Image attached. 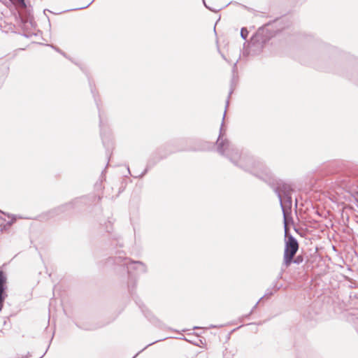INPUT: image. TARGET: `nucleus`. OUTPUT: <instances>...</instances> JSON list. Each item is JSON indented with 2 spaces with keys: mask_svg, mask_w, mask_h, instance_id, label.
<instances>
[{
  "mask_svg": "<svg viewBox=\"0 0 358 358\" xmlns=\"http://www.w3.org/2000/svg\"><path fill=\"white\" fill-rule=\"evenodd\" d=\"M6 297V288H0V310H1L3 308V302Z\"/></svg>",
  "mask_w": 358,
  "mask_h": 358,
  "instance_id": "obj_6",
  "label": "nucleus"
},
{
  "mask_svg": "<svg viewBox=\"0 0 358 358\" xmlns=\"http://www.w3.org/2000/svg\"><path fill=\"white\" fill-rule=\"evenodd\" d=\"M298 249L299 243L296 239L292 235L287 236L284 251V264L286 266H289L292 264V259Z\"/></svg>",
  "mask_w": 358,
  "mask_h": 358,
  "instance_id": "obj_4",
  "label": "nucleus"
},
{
  "mask_svg": "<svg viewBox=\"0 0 358 358\" xmlns=\"http://www.w3.org/2000/svg\"><path fill=\"white\" fill-rule=\"evenodd\" d=\"M303 262V257L302 256H297L294 260L292 259V262L296 264H301V262Z\"/></svg>",
  "mask_w": 358,
  "mask_h": 358,
  "instance_id": "obj_9",
  "label": "nucleus"
},
{
  "mask_svg": "<svg viewBox=\"0 0 358 358\" xmlns=\"http://www.w3.org/2000/svg\"><path fill=\"white\" fill-rule=\"evenodd\" d=\"M7 278L4 272L0 269V288H6Z\"/></svg>",
  "mask_w": 358,
  "mask_h": 358,
  "instance_id": "obj_5",
  "label": "nucleus"
},
{
  "mask_svg": "<svg viewBox=\"0 0 358 358\" xmlns=\"http://www.w3.org/2000/svg\"><path fill=\"white\" fill-rule=\"evenodd\" d=\"M281 286H282L281 285H278V283L276 282L274 284L273 287L275 289V290H278L281 287Z\"/></svg>",
  "mask_w": 358,
  "mask_h": 358,
  "instance_id": "obj_12",
  "label": "nucleus"
},
{
  "mask_svg": "<svg viewBox=\"0 0 358 358\" xmlns=\"http://www.w3.org/2000/svg\"><path fill=\"white\" fill-rule=\"evenodd\" d=\"M165 338H162L161 339H158V341H161V340H164Z\"/></svg>",
  "mask_w": 358,
  "mask_h": 358,
  "instance_id": "obj_26",
  "label": "nucleus"
},
{
  "mask_svg": "<svg viewBox=\"0 0 358 358\" xmlns=\"http://www.w3.org/2000/svg\"><path fill=\"white\" fill-rule=\"evenodd\" d=\"M258 303H259V301H257V303L254 306V307L252 308V309L250 311V314H252V313L253 312L254 309L256 308V307L257 306Z\"/></svg>",
  "mask_w": 358,
  "mask_h": 358,
  "instance_id": "obj_14",
  "label": "nucleus"
},
{
  "mask_svg": "<svg viewBox=\"0 0 358 358\" xmlns=\"http://www.w3.org/2000/svg\"><path fill=\"white\" fill-rule=\"evenodd\" d=\"M101 125H102V120H100V126L102 127Z\"/></svg>",
  "mask_w": 358,
  "mask_h": 358,
  "instance_id": "obj_24",
  "label": "nucleus"
},
{
  "mask_svg": "<svg viewBox=\"0 0 358 358\" xmlns=\"http://www.w3.org/2000/svg\"><path fill=\"white\" fill-rule=\"evenodd\" d=\"M225 114H226V110L224 112V116H223V120L224 119V117H225Z\"/></svg>",
  "mask_w": 358,
  "mask_h": 358,
  "instance_id": "obj_23",
  "label": "nucleus"
},
{
  "mask_svg": "<svg viewBox=\"0 0 358 358\" xmlns=\"http://www.w3.org/2000/svg\"><path fill=\"white\" fill-rule=\"evenodd\" d=\"M17 2L20 6L26 7L25 0H17Z\"/></svg>",
  "mask_w": 358,
  "mask_h": 358,
  "instance_id": "obj_10",
  "label": "nucleus"
},
{
  "mask_svg": "<svg viewBox=\"0 0 358 358\" xmlns=\"http://www.w3.org/2000/svg\"><path fill=\"white\" fill-rule=\"evenodd\" d=\"M203 3H204L205 6H206L207 8H208V9H210V8H208V7L206 6V3H205V1H204V0H203Z\"/></svg>",
  "mask_w": 358,
  "mask_h": 358,
  "instance_id": "obj_19",
  "label": "nucleus"
},
{
  "mask_svg": "<svg viewBox=\"0 0 358 358\" xmlns=\"http://www.w3.org/2000/svg\"><path fill=\"white\" fill-rule=\"evenodd\" d=\"M115 264L124 266L127 267L128 273V289L132 293L135 288L137 280V275L146 272L145 265L139 261H132L120 253L113 259Z\"/></svg>",
  "mask_w": 358,
  "mask_h": 358,
  "instance_id": "obj_3",
  "label": "nucleus"
},
{
  "mask_svg": "<svg viewBox=\"0 0 358 358\" xmlns=\"http://www.w3.org/2000/svg\"><path fill=\"white\" fill-rule=\"evenodd\" d=\"M333 249H334V250H336V247H335V246H333Z\"/></svg>",
  "mask_w": 358,
  "mask_h": 358,
  "instance_id": "obj_28",
  "label": "nucleus"
},
{
  "mask_svg": "<svg viewBox=\"0 0 358 358\" xmlns=\"http://www.w3.org/2000/svg\"><path fill=\"white\" fill-rule=\"evenodd\" d=\"M102 141H103V143L104 144L105 143V140L103 139V137H102Z\"/></svg>",
  "mask_w": 358,
  "mask_h": 358,
  "instance_id": "obj_25",
  "label": "nucleus"
},
{
  "mask_svg": "<svg viewBox=\"0 0 358 358\" xmlns=\"http://www.w3.org/2000/svg\"><path fill=\"white\" fill-rule=\"evenodd\" d=\"M203 150H205V148H189V149H187V150H194V151Z\"/></svg>",
  "mask_w": 358,
  "mask_h": 358,
  "instance_id": "obj_11",
  "label": "nucleus"
},
{
  "mask_svg": "<svg viewBox=\"0 0 358 358\" xmlns=\"http://www.w3.org/2000/svg\"><path fill=\"white\" fill-rule=\"evenodd\" d=\"M237 63H238V60L234 64L233 68H232V79H231L232 83H234V81L236 77V75H237Z\"/></svg>",
  "mask_w": 358,
  "mask_h": 358,
  "instance_id": "obj_7",
  "label": "nucleus"
},
{
  "mask_svg": "<svg viewBox=\"0 0 358 358\" xmlns=\"http://www.w3.org/2000/svg\"><path fill=\"white\" fill-rule=\"evenodd\" d=\"M276 194L283 214L285 234L287 231V224L292 220V208L293 189L292 186L282 180H276L271 185Z\"/></svg>",
  "mask_w": 358,
  "mask_h": 358,
  "instance_id": "obj_2",
  "label": "nucleus"
},
{
  "mask_svg": "<svg viewBox=\"0 0 358 358\" xmlns=\"http://www.w3.org/2000/svg\"><path fill=\"white\" fill-rule=\"evenodd\" d=\"M94 0H92L90 3H88L86 6H85V8H87L89 6H90V4L94 1ZM82 8H84V7H83Z\"/></svg>",
  "mask_w": 358,
  "mask_h": 358,
  "instance_id": "obj_16",
  "label": "nucleus"
},
{
  "mask_svg": "<svg viewBox=\"0 0 358 358\" xmlns=\"http://www.w3.org/2000/svg\"><path fill=\"white\" fill-rule=\"evenodd\" d=\"M282 278V273H280L278 277V278Z\"/></svg>",
  "mask_w": 358,
  "mask_h": 358,
  "instance_id": "obj_21",
  "label": "nucleus"
},
{
  "mask_svg": "<svg viewBox=\"0 0 358 358\" xmlns=\"http://www.w3.org/2000/svg\"><path fill=\"white\" fill-rule=\"evenodd\" d=\"M221 55H222V57L224 60L227 61V58L225 57V56H224L223 54H222Z\"/></svg>",
  "mask_w": 358,
  "mask_h": 358,
  "instance_id": "obj_17",
  "label": "nucleus"
},
{
  "mask_svg": "<svg viewBox=\"0 0 358 358\" xmlns=\"http://www.w3.org/2000/svg\"><path fill=\"white\" fill-rule=\"evenodd\" d=\"M248 35V31L246 28H242L241 30V36L243 39H246Z\"/></svg>",
  "mask_w": 358,
  "mask_h": 358,
  "instance_id": "obj_8",
  "label": "nucleus"
},
{
  "mask_svg": "<svg viewBox=\"0 0 358 358\" xmlns=\"http://www.w3.org/2000/svg\"><path fill=\"white\" fill-rule=\"evenodd\" d=\"M229 105V99H227V102H226V107H227Z\"/></svg>",
  "mask_w": 358,
  "mask_h": 358,
  "instance_id": "obj_20",
  "label": "nucleus"
},
{
  "mask_svg": "<svg viewBox=\"0 0 358 358\" xmlns=\"http://www.w3.org/2000/svg\"><path fill=\"white\" fill-rule=\"evenodd\" d=\"M143 173H142V174H141V175H139V176H134V177H135V178H137L138 176H143Z\"/></svg>",
  "mask_w": 358,
  "mask_h": 358,
  "instance_id": "obj_22",
  "label": "nucleus"
},
{
  "mask_svg": "<svg viewBox=\"0 0 358 358\" xmlns=\"http://www.w3.org/2000/svg\"><path fill=\"white\" fill-rule=\"evenodd\" d=\"M225 129L222 123L220 134L216 141L217 151L221 155L226 157L235 166L249 171L263 180L270 177V171L261 162L255 160L252 156L246 153L240 152L234 145L227 138H224Z\"/></svg>",
  "mask_w": 358,
  "mask_h": 358,
  "instance_id": "obj_1",
  "label": "nucleus"
},
{
  "mask_svg": "<svg viewBox=\"0 0 358 358\" xmlns=\"http://www.w3.org/2000/svg\"><path fill=\"white\" fill-rule=\"evenodd\" d=\"M15 219L13 218L12 220L8 222L7 224L10 226L11 224H13V223L15 222Z\"/></svg>",
  "mask_w": 358,
  "mask_h": 358,
  "instance_id": "obj_13",
  "label": "nucleus"
},
{
  "mask_svg": "<svg viewBox=\"0 0 358 358\" xmlns=\"http://www.w3.org/2000/svg\"><path fill=\"white\" fill-rule=\"evenodd\" d=\"M232 92H233V88L231 87V90H230V92H229V96L231 94V93H232Z\"/></svg>",
  "mask_w": 358,
  "mask_h": 358,
  "instance_id": "obj_18",
  "label": "nucleus"
},
{
  "mask_svg": "<svg viewBox=\"0 0 358 358\" xmlns=\"http://www.w3.org/2000/svg\"><path fill=\"white\" fill-rule=\"evenodd\" d=\"M268 295H272V292H268V290H267V292L266 293L265 296H268Z\"/></svg>",
  "mask_w": 358,
  "mask_h": 358,
  "instance_id": "obj_15",
  "label": "nucleus"
},
{
  "mask_svg": "<svg viewBox=\"0 0 358 358\" xmlns=\"http://www.w3.org/2000/svg\"><path fill=\"white\" fill-rule=\"evenodd\" d=\"M103 134V132H102V128L101 129V135L102 136Z\"/></svg>",
  "mask_w": 358,
  "mask_h": 358,
  "instance_id": "obj_27",
  "label": "nucleus"
}]
</instances>
